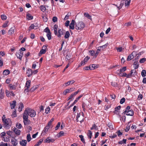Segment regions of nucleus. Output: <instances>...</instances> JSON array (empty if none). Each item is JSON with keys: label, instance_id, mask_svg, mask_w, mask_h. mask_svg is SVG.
<instances>
[{"label": "nucleus", "instance_id": "49530a36", "mask_svg": "<svg viewBox=\"0 0 146 146\" xmlns=\"http://www.w3.org/2000/svg\"><path fill=\"white\" fill-rule=\"evenodd\" d=\"M30 120L28 119L27 120H23L24 124L26 125H28L29 123Z\"/></svg>", "mask_w": 146, "mask_h": 146}, {"label": "nucleus", "instance_id": "bb28decb", "mask_svg": "<svg viewBox=\"0 0 146 146\" xmlns=\"http://www.w3.org/2000/svg\"><path fill=\"white\" fill-rule=\"evenodd\" d=\"M70 35V34L68 31H66L64 36V37L65 38H68Z\"/></svg>", "mask_w": 146, "mask_h": 146}, {"label": "nucleus", "instance_id": "e2e57ef3", "mask_svg": "<svg viewBox=\"0 0 146 146\" xmlns=\"http://www.w3.org/2000/svg\"><path fill=\"white\" fill-rule=\"evenodd\" d=\"M75 25L70 24L69 25V29H74Z\"/></svg>", "mask_w": 146, "mask_h": 146}, {"label": "nucleus", "instance_id": "473e14b6", "mask_svg": "<svg viewBox=\"0 0 146 146\" xmlns=\"http://www.w3.org/2000/svg\"><path fill=\"white\" fill-rule=\"evenodd\" d=\"M71 15V13H68L67 15H66L64 19V20H66L67 19H68L69 18V17Z\"/></svg>", "mask_w": 146, "mask_h": 146}, {"label": "nucleus", "instance_id": "c756f323", "mask_svg": "<svg viewBox=\"0 0 146 146\" xmlns=\"http://www.w3.org/2000/svg\"><path fill=\"white\" fill-rule=\"evenodd\" d=\"M118 75H119V76H120L126 77L127 74L125 72L122 73H119L118 74Z\"/></svg>", "mask_w": 146, "mask_h": 146}, {"label": "nucleus", "instance_id": "4be33fe9", "mask_svg": "<svg viewBox=\"0 0 146 146\" xmlns=\"http://www.w3.org/2000/svg\"><path fill=\"white\" fill-rule=\"evenodd\" d=\"M75 82V81L73 80H70L68 82L65 83V84L66 85V86H67L70 85V84H72Z\"/></svg>", "mask_w": 146, "mask_h": 146}, {"label": "nucleus", "instance_id": "7c9ffc66", "mask_svg": "<svg viewBox=\"0 0 146 146\" xmlns=\"http://www.w3.org/2000/svg\"><path fill=\"white\" fill-rule=\"evenodd\" d=\"M108 45V43H107L104 45L99 46L98 48H100V49L101 48H102V50H103V49H105V48H106V47H107Z\"/></svg>", "mask_w": 146, "mask_h": 146}, {"label": "nucleus", "instance_id": "a18cd8bd", "mask_svg": "<svg viewBox=\"0 0 146 146\" xmlns=\"http://www.w3.org/2000/svg\"><path fill=\"white\" fill-rule=\"evenodd\" d=\"M97 126L95 124H93L92 127L90 128V129L92 130L93 129H97Z\"/></svg>", "mask_w": 146, "mask_h": 146}, {"label": "nucleus", "instance_id": "1a4fd4ad", "mask_svg": "<svg viewBox=\"0 0 146 146\" xmlns=\"http://www.w3.org/2000/svg\"><path fill=\"white\" fill-rule=\"evenodd\" d=\"M44 48V49H42L39 52V53L38 54L40 55H41L42 54H45L46 52V49L47 48V46H43L42 48Z\"/></svg>", "mask_w": 146, "mask_h": 146}, {"label": "nucleus", "instance_id": "7ed1b4c3", "mask_svg": "<svg viewBox=\"0 0 146 146\" xmlns=\"http://www.w3.org/2000/svg\"><path fill=\"white\" fill-rule=\"evenodd\" d=\"M26 110L28 115L31 117H34L36 115V112L34 110L29 108H27Z\"/></svg>", "mask_w": 146, "mask_h": 146}, {"label": "nucleus", "instance_id": "338daca9", "mask_svg": "<svg viewBox=\"0 0 146 146\" xmlns=\"http://www.w3.org/2000/svg\"><path fill=\"white\" fill-rule=\"evenodd\" d=\"M89 52L91 56H95V53L94 50H90L89 51Z\"/></svg>", "mask_w": 146, "mask_h": 146}, {"label": "nucleus", "instance_id": "37998d69", "mask_svg": "<svg viewBox=\"0 0 146 146\" xmlns=\"http://www.w3.org/2000/svg\"><path fill=\"white\" fill-rule=\"evenodd\" d=\"M130 72H131V74H132L133 76H135V73L136 72V70L135 69H134L132 70Z\"/></svg>", "mask_w": 146, "mask_h": 146}, {"label": "nucleus", "instance_id": "dca6fc26", "mask_svg": "<svg viewBox=\"0 0 146 146\" xmlns=\"http://www.w3.org/2000/svg\"><path fill=\"white\" fill-rule=\"evenodd\" d=\"M16 102L15 101H13L11 103H10V106L11 109H13L15 108L16 106Z\"/></svg>", "mask_w": 146, "mask_h": 146}, {"label": "nucleus", "instance_id": "69168bd1", "mask_svg": "<svg viewBox=\"0 0 146 146\" xmlns=\"http://www.w3.org/2000/svg\"><path fill=\"white\" fill-rule=\"evenodd\" d=\"M125 101V99L124 98H122L120 100V103L121 104H123Z\"/></svg>", "mask_w": 146, "mask_h": 146}, {"label": "nucleus", "instance_id": "393cba45", "mask_svg": "<svg viewBox=\"0 0 146 146\" xmlns=\"http://www.w3.org/2000/svg\"><path fill=\"white\" fill-rule=\"evenodd\" d=\"M92 131L90 130H89L88 131V133L87 134V136L88 138L90 139H91L92 138Z\"/></svg>", "mask_w": 146, "mask_h": 146}, {"label": "nucleus", "instance_id": "72a5a7b5", "mask_svg": "<svg viewBox=\"0 0 146 146\" xmlns=\"http://www.w3.org/2000/svg\"><path fill=\"white\" fill-rule=\"evenodd\" d=\"M126 139H123L122 141H119L118 142V143L119 144H125L126 143Z\"/></svg>", "mask_w": 146, "mask_h": 146}, {"label": "nucleus", "instance_id": "8fccbe9b", "mask_svg": "<svg viewBox=\"0 0 146 146\" xmlns=\"http://www.w3.org/2000/svg\"><path fill=\"white\" fill-rule=\"evenodd\" d=\"M40 9L43 12H44L46 10V7L43 5H41L40 6Z\"/></svg>", "mask_w": 146, "mask_h": 146}, {"label": "nucleus", "instance_id": "5fc2aeb1", "mask_svg": "<svg viewBox=\"0 0 146 146\" xmlns=\"http://www.w3.org/2000/svg\"><path fill=\"white\" fill-rule=\"evenodd\" d=\"M101 49L98 48L97 50L96 51V53H95V57H96L98 55Z\"/></svg>", "mask_w": 146, "mask_h": 146}, {"label": "nucleus", "instance_id": "de8ad7c7", "mask_svg": "<svg viewBox=\"0 0 146 146\" xmlns=\"http://www.w3.org/2000/svg\"><path fill=\"white\" fill-rule=\"evenodd\" d=\"M16 126V127L18 129H21L22 127V126L21 124L19 123H17Z\"/></svg>", "mask_w": 146, "mask_h": 146}, {"label": "nucleus", "instance_id": "cd10ccee", "mask_svg": "<svg viewBox=\"0 0 146 146\" xmlns=\"http://www.w3.org/2000/svg\"><path fill=\"white\" fill-rule=\"evenodd\" d=\"M9 88L11 90H15L16 89V88L15 86L12 84H9Z\"/></svg>", "mask_w": 146, "mask_h": 146}, {"label": "nucleus", "instance_id": "423d86ee", "mask_svg": "<svg viewBox=\"0 0 146 146\" xmlns=\"http://www.w3.org/2000/svg\"><path fill=\"white\" fill-rule=\"evenodd\" d=\"M54 141V139L51 138L50 137H48L44 140V142L48 143L51 142H53Z\"/></svg>", "mask_w": 146, "mask_h": 146}, {"label": "nucleus", "instance_id": "a211bd4d", "mask_svg": "<svg viewBox=\"0 0 146 146\" xmlns=\"http://www.w3.org/2000/svg\"><path fill=\"white\" fill-rule=\"evenodd\" d=\"M27 143V141L25 140H22L20 141V144L22 146H26Z\"/></svg>", "mask_w": 146, "mask_h": 146}, {"label": "nucleus", "instance_id": "0e129e2a", "mask_svg": "<svg viewBox=\"0 0 146 146\" xmlns=\"http://www.w3.org/2000/svg\"><path fill=\"white\" fill-rule=\"evenodd\" d=\"M17 116V114L16 113V110L14 111L12 115V117H15Z\"/></svg>", "mask_w": 146, "mask_h": 146}, {"label": "nucleus", "instance_id": "13d9d810", "mask_svg": "<svg viewBox=\"0 0 146 146\" xmlns=\"http://www.w3.org/2000/svg\"><path fill=\"white\" fill-rule=\"evenodd\" d=\"M35 26L34 24H31L29 28V30H30L33 29H36V28H35Z\"/></svg>", "mask_w": 146, "mask_h": 146}, {"label": "nucleus", "instance_id": "412c9836", "mask_svg": "<svg viewBox=\"0 0 146 146\" xmlns=\"http://www.w3.org/2000/svg\"><path fill=\"white\" fill-rule=\"evenodd\" d=\"M27 18V20H32L33 19V17L31 14L27 13L26 14Z\"/></svg>", "mask_w": 146, "mask_h": 146}, {"label": "nucleus", "instance_id": "a19ab883", "mask_svg": "<svg viewBox=\"0 0 146 146\" xmlns=\"http://www.w3.org/2000/svg\"><path fill=\"white\" fill-rule=\"evenodd\" d=\"M121 108V106H117L115 108V111L114 112L115 113H117L118 112V111L120 110V108Z\"/></svg>", "mask_w": 146, "mask_h": 146}, {"label": "nucleus", "instance_id": "4d7b16f0", "mask_svg": "<svg viewBox=\"0 0 146 146\" xmlns=\"http://www.w3.org/2000/svg\"><path fill=\"white\" fill-rule=\"evenodd\" d=\"M13 132L11 131H9L6 132L7 134L9 136H11V135L13 134Z\"/></svg>", "mask_w": 146, "mask_h": 146}, {"label": "nucleus", "instance_id": "f704fd0d", "mask_svg": "<svg viewBox=\"0 0 146 146\" xmlns=\"http://www.w3.org/2000/svg\"><path fill=\"white\" fill-rule=\"evenodd\" d=\"M131 0H126L125 1V6H128L129 5Z\"/></svg>", "mask_w": 146, "mask_h": 146}, {"label": "nucleus", "instance_id": "ddd939ff", "mask_svg": "<svg viewBox=\"0 0 146 146\" xmlns=\"http://www.w3.org/2000/svg\"><path fill=\"white\" fill-rule=\"evenodd\" d=\"M26 73L28 77L31 76L33 74L32 70L30 68H28L27 71Z\"/></svg>", "mask_w": 146, "mask_h": 146}, {"label": "nucleus", "instance_id": "052dcab7", "mask_svg": "<svg viewBox=\"0 0 146 146\" xmlns=\"http://www.w3.org/2000/svg\"><path fill=\"white\" fill-rule=\"evenodd\" d=\"M45 110V113L46 114H48V113L50 112V108L49 107H48Z\"/></svg>", "mask_w": 146, "mask_h": 146}, {"label": "nucleus", "instance_id": "6ab92c4d", "mask_svg": "<svg viewBox=\"0 0 146 146\" xmlns=\"http://www.w3.org/2000/svg\"><path fill=\"white\" fill-rule=\"evenodd\" d=\"M58 25L56 24H55L53 27V29L54 31V33L55 35H57V29H58Z\"/></svg>", "mask_w": 146, "mask_h": 146}, {"label": "nucleus", "instance_id": "9d476101", "mask_svg": "<svg viewBox=\"0 0 146 146\" xmlns=\"http://www.w3.org/2000/svg\"><path fill=\"white\" fill-rule=\"evenodd\" d=\"M15 27H11L9 30L8 34L9 35H12L15 32Z\"/></svg>", "mask_w": 146, "mask_h": 146}, {"label": "nucleus", "instance_id": "f8f14e48", "mask_svg": "<svg viewBox=\"0 0 146 146\" xmlns=\"http://www.w3.org/2000/svg\"><path fill=\"white\" fill-rule=\"evenodd\" d=\"M135 53V52L134 51H133L131 54H130L129 55L127 59V61H130L134 58V56H133V54Z\"/></svg>", "mask_w": 146, "mask_h": 146}, {"label": "nucleus", "instance_id": "f257e3e1", "mask_svg": "<svg viewBox=\"0 0 146 146\" xmlns=\"http://www.w3.org/2000/svg\"><path fill=\"white\" fill-rule=\"evenodd\" d=\"M3 123V127L6 129H9L12 125V121L9 118H6L5 115H3L2 118Z\"/></svg>", "mask_w": 146, "mask_h": 146}, {"label": "nucleus", "instance_id": "774afa93", "mask_svg": "<svg viewBox=\"0 0 146 146\" xmlns=\"http://www.w3.org/2000/svg\"><path fill=\"white\" fill-rule=\"evenodd\" d=\"M60 124H61V123H60V122H58V123L56 126L55 127V130H57L58 129L59 127L60 126Z\"/></svg>", "mask_w": 146, "mask_h": 146}, {"label": "nucleus", "instance_id": "b1692460", "mask_svg": "<svg viewBox=\"0 0 146 146\" xmlns=\"http://www.w3.org/2000/svg\"><path fill=\"white\" fill-rule=\"evenodd\" d=\"M82 106L83 111H85L86 108L87 107V106L85 103L83 102Z\"/></svg>", "mask_w": 146, "mask_h": 146}, {"label": "nucleus", "instance_id": "864d4df0", "mask_svg": "<svg viewBox=\"0 0 146 146\" xmlns=\"http://www.w3.org/2000/svg\"><path fill=\"white\" fill-rule=\"evenodd\" d=\"M84 15L85 17H87V18L89 19H91V16L88 13H85L84 14Z\"/></svg>", "mask_w": 146, "mask_h": 146}, {"label": "nucleus", "instance_id": "c85d7f7f", "mask_svg": "<svg viewBox=\"0 0 146 146\" xmlns=\"http://www.w3.org/2000/svg\"><path fill=\"white\" fill-rule=\"evenodd\" d=\"M38 88V85H35L33 87L31 88V92H33L35 90Z\"/></svg>", "mask_w": 146, "mask_h": 146}, {"label": "nucleus", "instance_id": "79ce46f5", "mask_svg": "<svg viewBox=\"0 0 146 146\" xmlns=\"http://www.w3.org/2000/svg\"><path fill=\"white\" fill-rule=\"evenodd\" d=\"M79 137L81 139V141L84 143H85V140L83 136L82 135H80L79 136Z\"/></svg>", "mask_w": 146, "mask_h": 146}, {"label": "nucleus", "instance_id": "0eeeda50", "mask_svg": "<svg viewBox=\"0 0 146 146\" xmlns=\"http://www.w3.org/2000/svg\"><path fill=\"white\" fill-rule=\"evenodd\" d=\"M28 113L25 110L23 115V120H27L28 119Z\"/></svg>", "mask_w": 146, "mask_h": 146}, {"label": "nucleus", "instance_id": "4468645a", "mask_svg": "<svg viewBox=\"0 0 146 146\" xmlns=\"http://www.w3.org/2000/svg\"><path fill=\"white\" fill-rule=\"evenodd\" d=\"M13 130L15 133L17 135H19L20 134L21 131L17 128L14 127Z\"/></svg>", "mask_w": 146, "mask_h": 146}, {"label": "nucleus", "instance_id": "603ef678", "mask_svg": "<svg viewBox=\"0 0 146 146\" xmlns=\"http://www.w3.org/2000/svg\"><path fill=\"white\" fill-rule=\"evenodd\" d=\"M44 31L45 32L48 33H51L48 27H46L44 29Z\"/></svg>", "mask_w": 146, "mask_h": 146}, {"label": "nucleus", "instance_id": "4c0bfd02", "mask_svg": "<svg viewBox=\"0 0 146 146\" xmlns=\"http://www.w3.org/2000/svg\"><path fill=\"white\" fill-rule=\"evenodd\" d=\"M90 57L87 56L86 57H85L84 60L82 61V62H84V64H85L86 62L88 60L90 59Z\"/></svg>", "mask_w": 146, "mask_h": 146}, {"label": "nucleus", "instance_id": "f3484780", "mask_svg": "<svg viewBox=\"0 0 146 146\" xmlns=\"http://www.w3.org/2000/svg\"><path fill=\"white\" fill-rule=\"evenodd\" d=\"M11 142L13 146H16L18 143L17 140L15 138L11 139Z\"/></svg>", "mask_w": 146, "mask_h": 146}, {"label": "nucleus", "instance_id": "a878e982", "mask_svg": "<svg viewBox=\"0 0 146 146\" xmlns=\"http://www.w3.org/2000/svg\"><path fill=\"white\" fill-rule=\"evenodd\" d=\"M10 73L9 70H4L3 72V74L5 75H7Z\"/></svg>", "mask_w": 146, "mask_h": 146}, {"label": "nucleus", "instance_id": "2f4dec72", "mask_svg": "<svg viewBox=\"0 0 146 146\" xmlns=\"http://www.w3.org/2000/svg\"><path fill=\"white\" fill-rule=\"evenodd\" d=\"M126 66L123 67L120 69L119 73L124 72L126 71Z\"/></svg>", "mask_w": 146, "mask_h": 146}, {"label": "nucleus", "instance_id": "ea45409f", "mask_svg": "<svg viewBox=\"0 0 146 146\" xmlns=\"http://www.w3.org/2000/svg\"><path fill=\"white\" fill-rule=\"evenodd\" d=\"M107 125L110 129L112 130L113 129V126L111 123L110 122L108 123Z\"/></svg>", "mask_w": 146, "mask_h": 146}, {"label": "nucleus", "instance_id": "bf43d9fd", "mask_svg": "<svg viewBox=\"0 0 146 146\" xmlns=\"http://www.w3.org/2000/svg\"><path fill=\"white\" fill-rule=\"evenodd\" d=\"M0 146H8V144L7 143H4L2 142L0 143Z\"/></svg>", "mask_w": 146, "mask_h": 146}, {"label": "nucleus", "instance_id": "20e7f679", "mask_svg": "<svg viewBox=\"0 0 146 146\" xmlns=\"http://www.w3.org/2000/svg\"><path fill=\"white\" fill-rule=\"evenodd\" d=\"M85 27V25L82 22L80 21L76 23L75 28L77 30H82Z\"/></svg>", "mask_w": 146, "mask_h": 146}, {"label": "nucleus", "instance_id": "39448f33", "mask_svg": "<svg viewBox=\"0 0 146 146\" xmlns=\"http://www.w3.org/2000/svg\"><path fill=\"white\" fill-rule=\"evenodd\" d=\"M31 82V81L29 80L26 82L25 86L26 88L25 89V92H28L29 88L30 87Z\"/></svg>", "mask_w": 146, "mask_h": 146}, {"label": "nucleus", "instance_id": "6e6552de", "mask_svg": "<svg viewBox=\"0 0 146 146\" xmlns=\"http://www.w3.org/2000/svg\"><path fill=\"white\" fill-rule=\"evenodd\" d=\"M63 30L62 29H58V33H57V35H56L58 37H61L62 35L63 34Z\"/></svg>", "mask_w": 146, "mask_h": 146}, {"label": "nucleus", "instance_id": "6e6d98bb", "mask_svg": "<svg viewBox=\"0 0 146 146\" xmlns=\"http://www.w3.org/2000/svg\"><path fill=\"white\" fill-rule=\"evenodd\" d=\"M1 18L2 20H5L7 19L6 16L5 15H1Z\"/></svg>", "mask_w": 146, "mask_h": 146}, {"label": "nucleus", "instance_id": "aec40b11", "mask_svg": "<svg viewBox=\"0 0 146 146\" xmlns=\"http://www.w3.org/2000/svg\"><path fill=\"white\" fill-rule=\"evenodd\" d=\"M23 108L24 106L23 103L22 102L20 103L19 106L18 108V111L20 112L21 111Z\"/></svg>", "mask_w": 146, "mask_h": 146}, {"label": "nucleus", "instance_id": "c03bdc74", "mask_svg": "<svg viewBox=\"0 0 146 146\" xmlns=\"http://www.w3.org/2000/svg\"><path fill=\"white\" fill-rule=\"evenodd\" d=\"M5 94L6 96L8 97H10L11 95L10 92H9V90H5Z\"/></svg>", "mask_w": 146, "mask_h": 146}, {"label": "nucleus", "instance_id": "3c124183", "mask_svg": "<svg viewBox=\"0 0 146 146\" xmlns=\"http://www.w3.org/2000/svg\"><path fill=\"white\" fill-rule=\"evenodd\" d=\"M51 33H47V34H46V36L48 38V40H50L51 38Z\"/></svg>", "mask_w": 146, "mask_h": 146}, {"label": "nucleus", "instance_id": "09e8293b", "mask_svg": "<svg viewBox=\"0 0 146 146\" xmlns=\"http://www.w3.org/2000/svg\"><path fill=\"white\" fill-rule=\"evenodd\" d=\"M2 140L5 142H8L10 141V139H8L6 138V136L3 137Z\"/></svg>", "mask_w": 146, "mask_h": 146}, {"label": "nucleus", "instance_id": "c9c22d12", "mask_svg": "<svg viewBox=\"0 0 146 146\" xmlns=\"http://www.w3.org/2000/svg\"><path fill=\"white\" fill-rule=\"evenodd\" d=\"M141 75L143 77H144L146 76V71L145 70H143L141 72Z\"/></svg>", "mask_w": 146, "mask_h": 146}, {"label": "nucleus", "instance_id": "5701e85b", "mask_svg": "<svg viewBox=\"0 0 146 146\" xmlns=\"http://www.w3.org/2000/svg\"><path fill=\"white\" fill-rule=\"evenodd\" d=\"M133 66L134 68L136 69H137L138 67L139 64L138 62H137L135 61L133 63Z\"/></svg>", "mask_w": 146, "mask_h": 146}, {"label": "nucleus", "instance_id": "680f3d73", "mask_svg": "<svg viewBox=\"0 0 146 146\" xmlns=\"http://www.w3.org/2000/svg\"><path fill=\"white\" fill-rule=\"evenodd\" d=\"M146 60V59L145 58H143L139 60V62L140 63H144Z\"/></svg>", "mask_w": 146, "mask_h": 146}, {"label": "nucleus", "instance_id": "f03ea898", "mask_svg": "<svg viewBox=\"0 0 146 146\" xmlns=\"http://www.w3.org/2000/svg\"><path fill=\"white\" fill-rule=\"evenodd\" d=\"M124 114H126L127 115L133 116L134 115V112L133 110L130 109L129 106H128L125 109V110L123 112Z\"/></svg>", "mask_w": 146, "mask_h": 146}, {"label": "nucleus", "instance_id": "e433bc0d", "mask_svg": "<svg viewBox=\"0 0 146 146\" xmlns=\"http://www.w3.org/2000/svg\"><path fill=\"white\" fill-rule=\"evenodd\" d=\"M31 139L30 135V134H28L27 135V141L29 142L31 140Z\"/></svg>", "mask_w": 146, "mask_h": 146}, {"label": "nucleus", "instance_id": "2eb2a0df", "mask_svg": "<svg viewBox=\"0 0 146 146\" xmlns=\"http://www.w3.org/2000/svg\"><path fill=\"white\" fill-rule=\"evenodd\" d=\"M4 96V91L2 89L0 90V100L3 99Z\"/></svg>", "mask_w": 146, "mask_h": 146}, {"label": "nucleus", "instance_id": "9b49d317", "mask_svg": "<svg viewBox=\"0 0 146 146\" xmlns=\"http://www.w3.org/2000/svg\"><path fill=\"white\" fill-rule=\"evenodd\" d=\"M16 55L17 58L21 60L23 55V53L21 52H16Z\"/></svg>", "mask_w": 146, "mask_h": 146}, {"label": "nucleus", "instance_id": "58836bf2", "mask_svg": "<svg viewBox=\"0 0 146 146\" xmlns=\"http://www.w3.org/2000/svg\"><path fill=\"white\" fill-rule=\"evenodd\" d=\"M76 95L75 94V93H74L72 94L68 98V100H71Z\"/></svg>", "mask_w": 146, "mask_h": 146}]
</instances>
